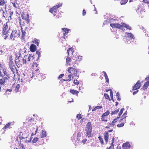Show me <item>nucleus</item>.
Instances as JSON below:
<instances>
[{"label":"nucleus","instance_id":"obj_1","mask_svg":"<svg viewBox=\"0 0 149 149\" xmlns=\"http://www.w3.org/2000/svg\"><path fill=\"white\" fill-rule=\"evenodd\" d=\"M68 55L66 59V64L67 65L70 66L72 65L74 67H76L82 60V56H75L74 58L73 59L72 62H71L72 59Z\"/></svg>","mask_w":149,"mask_h":149},{"label":"nucleus","instance_id":"obj_2","mask_svg":"<svg viewBox=\"0 0 149 149\" xmlns=\"http://www.w3.org/2000/svg\"><path fill=\"white\" fill-rule=\"evenodd\" d=\"M15 62L17 66L19 67L21 66L23 64H26L27 61H24V57L23 58L20 56L17 57L15 58Z\"/></svg>","mask_w":149,"mask_h":149},{"label":"nucleus","instance_id":"obj_3","mask_svg":"<svg viewBox=\"0 0 149 149\" xmlns=\"http://www.w3.org/2000/svg\"><path fill=\"white\" fill-rule=\"evenodd\" d=\"M20 35V32L19 30L13 31L10 36V39L15 40V39L19 37Z\"/></svg>","mask_w":149,"mask_h":149},{"label":"nucleus","instance_id":"obj_4","mask_svg":"<svg viewBox=\"0 0 149 149\" xmlns=\"http://www.w3.org/2000/svg\"><path fill=\"white\" fill-rule=\"evenodd\" d=\"M73 66L68 68V71L70 73L74 76L78 77L79 75H77L78 69H76Z\"/></svg>","mask_w":149,"mask_h":149},{"label":"nucleus","instance_id":"obj_5","mask_svg":"<svg viewBox=\"0 0 149 149\" xmlns=\"http://www.w3.org/2000/svg\"><path fill=\"white\" fill-rule=\"evenodd\" d=\"M8 22L5 24L2 27V34H8L10 29V27L8 26Z\"/></svg>","mask_w":149,"mask_h":149},{"label":"nucleus","instance_id":"obj_6","mask_svg":"<svg viewBox=\"0 0 149 149\" xmlns=\"http://www.w3.org/2000/svg\"><path fill=\"white\" fill-rule=\"evenodd\" d=\"M5 77V78H9L8 72L5 68H3L1 70L0 69V77Z\"/></svg>","mask_w":149,"mask_h":149},{"label":"nucleus","instance_id":"obj_7","mask_svg":"<svg viewBox=\"0 0 149 149\" xmlns=\"http://www.w3.org/2000/svg\"><path fill=\"white\" fill-rule=\"evenodd\" d=\"M9 68L11 71L13 72V74L15 75V73L16 72L17 73H18V70L14 62L8 63Z\"/></svg>","mask_w":149,"mask_h":149},{"label":"nucleus","instance_id":"obj_8","mask_svg":"<svg viewBox=\"0 0 149 149\" xmlns=\"http://www.w3.org/2000/svg\"><path fill=\"white\" fill-rule=\"evenodd\" d=\"M34 55L32 54H30L29 56H24V60L27 61V63H29L30 61H32L34 58Z\"/></svg>","mask_w":149,"mask_h":149},{"label":"nucleus","instance_id":"obj_9","mask_svg":"<svg viewBox=\"0 0 149 149\" xmlns=\"http://www.w3.org/2000/svg\"><path fill=\"white\" fill-rule=\"evenodd\" d=\"M22 19L25 20L26 23L28 24L30 21L29 15L27 13H22L21 15Z\"/></svg>","mask_w":149,"mask_h":149},{"label":"nucleus","instance_id":"obj_10","mask_svg":"<svg viewBox=\"0 0 149 149\" xmlns=\"http://www.w3.org/2000/svg\"><path fill=\"white\" fill-rule=\"evenodd\" d=\"M110 26L112 28L119 29H120L122 30V26L118 23L110 24Z\"/></svg>","mask_w":149,"mask_h":149},{"label":"nucleus","instance_id":"obj_11","mask_svg":"<svg viewBox=\"0 0 149 149\" xmlns=\"http://www.w3.org/2000/svg\"><path fill=\"white\" fill-rule=\"evenodd\" d=\"M33 74H34V77L36 78V79H38L40 77L42 74L40 72V71L38 69H36L35 71H34V72H33Z\"/></svg>","mask_w":149,"mask_h":149},{"label":"nucleus","instance_id":"obj_12","mask_svg":"<svg viewBox=\"0 0 149 149\" xmlns=\"http://www.w3.org/2000/svg\"><path fill=\"white\" fill-rule=\"evenodd\" d=\"M36 79V78L34 77V74H33V72L30 73L27 76V81H29L32 80V79Z\"/></svg>","mask_w":149,"mask_h":149},{"label":"nucleus","instance_id":"obj_13","mask_svg":"<svg viewBox=\"0 0 149 149\" xmlns=\"http://www.w3.org/2000/svg\"><path fill=\"white\" fill-rule=\"evenodd\" d=\"M141 87V83L139 81H138L133 87L132 90L134 91L139 89Z\"/></svg>","mask_w":149,"mask_h":149},{"label":"nucleus","instance_id":"obj_14","mask_svg":"<svg viewBox=\"0 0 149 149\" xmlns=\"http://www.w3.org/2000/svg\"><path fill=\"white\" fill-rule=\"evenodd\" d=\"M11 88L14 89V91L16 92H17L18 91L19 89L20 85L19 84H14L12 85Z\"/></svg>","mask_w":149,"mask_h":149},{"label":"nucleus","instance_id":"obj_15","mask_svg":"<svg viewBox=\"0 0 149 149\" xmlns=\"http://www.w3.org/2000/svg\"><path fill=\"white\" fill-rule=\"evenodd\" d=\"M62 29L63 31V38L64 39L65 38V36L67 35V33H68L69 31H70V29H68L67 28H63ZM66 37H67V36H66Z\"/></svg>","mask_w":149,"mask_h":149},{"label":"nucleus","instance_id":"obj_16","mask_svg":"<svg viewBox=\"0 0 149 149\" xmlns=\"http://www.w3.org/2000/svg\"><path fill=\"white\" fill-rule=\"evenodd\" d=\"M122 147L124 149H127L130 148L131 145L129 142H126L123 144Z\"/></svg>","mask_w":149,"mask_h":149},{"label":"nucleus","instance_id":"obj_17","mask_svg":"<svg viewBox=\"0 0 149 149\" xmlns=\"http://www.w3.org/2000/svg\"><path fill=\"white\" fill-rule=\"evenodd\" d=\"M58 10V9L56 6H54L52 8H51L49 10V12L52 13L54 15H55L56 14H54L56 13Z\"/></svg>","mask_w":149,"mask_h":149},{"label":"nucleus","instance_id":"obj_18","mask_svg":"<svg viewBox=\"0 0 149 149\" xmlns=\"http://www.w3.org/2000/svg\"><path fill=\"white\" fill-rule=\"evenodd\" d=\"M36 49V45L33 44H32L30 47V51L32 52H35Z\"/></svg>","mask_w":149,"mask_h":149},{"label":"nucleus","instance_id":"obj_19","mask_svg":"<svg viewBox=\"0 0 149 149\" xmlns=\"http://www.w3.org/2000/svg\"><path fill=\"white\" fill-rule=\"evenodd\" d=\"M119 118V117H118L115 119H113L112 122L110 124L111 126L112 127H113L115 125L116 123L118 121L117 120Z\"/></svg>","mask_w":149,"mask_h":149},{"label":"nucleus","instance_id":"obj_20","mask_svg":"<svg viewBox=\"0 0 149 149\" xmlns=\"http://www.w3.org/2000/svg\"><path fill=\"white\" fill-rule=\"evenodd\" d=\"M27 137L26 136H24V135L21 132L18 137H17V139H19V140H22V139H24L26 138Z\"/></svg>","mask_w":149,"mask_h":149},{"label":"nucleus","instance_id":"obj_21","mask_svg":"<svg viewBox=\"0 0 149 149\" xmlns=\"http://www.w3.org/2000/svg\"><path fill=\"white\" fill-rule=\"evenodd\" d=\"M67 52L68 54V55L70 56V53H71L72 54L74 52V49L72 47L69 48L67 50Z\"/></svg>","mask_w":149,"mask_h":149},{"label":"nucleus","instance_id":"obj_22","mask_svg":"<svg viewBox=\"0 0 149 149\" xmlns=\"http://www.w3.org/2000/svg\"><path fill=\"white\" fill-rule=\"evenodd\" d=\"M121 24H122V30L123 29V27H125L127 29L129 30L131 29V28L130 27L129 25H127L126 24L124 23H122Z\"/></svg>","mask_w":149,"mask_h":149},{"label":"nucleus","instance_id":"obj_23","mask_svg":"<svg viewBox=\"0 0 149 149\" xmlns=\"http://www.w3.org/2000/svg\"><path fill=\"white\" fill-rule=\"evenodd\" d=\"M73 76H74L73 75L70 74H69L68 75V78L66 79H63V81H70L71 80V77H72V79H73Z\"/></svg>","mask_w":149,"mask_h":149},{"label":"nucleus","instance_id":"obj_24","mask_svg":"<svg viewBox=\"0 0 149 149\" xmlns=\"http://www.w3.org/2000/svg\"><path fill=\"white\" fill-rule=\"evenodd\" d=\"M3 78L0 79V85H2L5 83L6 81L8 79V78H5V77H2Z\"/></svg>","mask_w":149,"mask_h":149},{"label":"nucleus","instance_id":"obj_25","mask_svg":"<svg viewBox=\"0 0 149 149\" xmlns=\"http://www.w3.org/2000/svg\"><path fill=\"white\" fill-rule=\"evenodd\" d=\"M149 86V83H148V82H146L144 84L142 88L143 89V90H145Z\"/></svg>","mask_w":149,"mask_h":149},{"label":"nucleus","instance_id":"obj_26","mask_svg":"<svg viewBox=\"0 0 149 149\" xmlns=\"http://www.w3.org/2000/svg\"><path fill=\"white\" fill-rule=\"evenodd\" d=\"M86 134V136L88 137L91 136V129L88 128Z\"/></svg>","mask_w":149,"mask_h":149},{"label":"nucleus","instance_id":"obj_27","mask_svg":"<svg viewBox=\"0 0 149 149\" xmlns=\"http://www.w3.org/2000/svg\"><path fill=\"white\" fill-rule=\"evenodd\" d=\"M70 93L73 95L77 94L79 93L78 91L70 89Z\"/></svg>","mask_w":149,"mask_h":149},{"label":"nucleus","instance_id":"obj_28","mask_svg":"<svg viewBox=\"0 0 149 149\" xmlns=\"http://www.w3.org/2000/svg\"><path fill=\"white\" fill-rule=\"evenodd\" d=\"M11 122H10L8 123L5 125L3 127V130H6L10 126V125L11 124Z\"/></svg>","mask_w":149,"mask_h":149},{"label":"nucleus","instance_id":"obj_29","mask_svg":"<svg viewBox=\"0 0 149 149\" xmlns=\"http://www.w3.org/2000/svg\"><path fill=\"white\" fill-rule=\"evenodd\" d=\"M103 73L104 74V77H105L106 81L107 82L108 84L109 82V79L108 77V76L107 74V73L105 72H104V71H103Z\"/></svg>","mask_w":149,"mask_h":149},{"label":"nucleus","instance_id":"obj_30","mask_svg":"<svg viewBox=\"0 0 149 149\" xmlns=\"http://www.w3.org/2000/svg\"><path fill=\"white\" fill-rule=\"evenodd\" d=\"M22 34L21 37V39L22 40H23L24 39V37L25 36L26 33L25 31H23V30H22Z\"/></svg>","mask_w":149,"mask_h":149},{"label":"nucleus","instance_id":"obj_31","mask_svg":"<svg viewBox=\"0 0 149 149\" xmlns=\"http://www.w3.org/2000/svg\"><path fill=\"white\" fill-rule=\"evenodd\" d=\"M19 23L20 24V25H21V28H22V26H25V23L24 22H25V21H22L19 18Z\"/></svg>","mask_w":149,"mask_h":149},{"label":"nucleus","instance_id":"obj_32","mask_svg":"<svg viewBox=\"0 0 149 149\" xmlns=\"http://www.w3.org/2000/svg\"><path fill=\"white\" fill-rule=\"evenodd\" d=\"M127 35L130 39H133L134 38L133 34L130 33H127Z\"/></svg>","mask_w":149,"mask_h":149},{"label":"nucleus","instance_id":"obj_33","mask_svg":"<svg viewBox=\"0 0 149 149\" xmlns=\"http://www.w3.org/2000/svg\"><path fill=\"white\" fill-rule=\"evenodd\" d=\"M46 132L45 131L42 130L41 134V137L43 138L46 136Z\"/></svg>","mask_w":149,"mask_h":149},{"label":"nucleus","instance_id":"obj_34","mask_svg":"<svg viewBox=\"0 0 149 149\" xmlns=\"http://www.w3.org/2000/svg\"><path fill=\"white\" fill-rule=\"evenodd\" d=\"M121 5L125 4L128 1V0H119Z\"/></svg>","mask_w":149,"mask_h":149},{"label":"nucleus","instance_id":"obj_35","mask_svg":"<svg viewBox=\"0 0 149 149\" xmlns=\"http://www.w3.org/2000/svg\"><path fill=\"white\" fill-rule=\"evenodd\" d=\"M113 141L114 140H112L111 146L109 147H107V149H111L114 148Z\"/></svg>","mask_w":149,"mask_h":149},{"label":"nucleus","instance_id":"obj_36","mask_svg":"<svg viewBox=\"0 0 149 149\" xmlns=\"http://www.w3.org/2000/svg\"><path fill=\"white\" fill-rule=\"evenodd\" d=\"M109 138V134L108 132H105L104 134V140H108Z\"/></svg>","mask_w":149,"mask_h":149},{"label":"nucleus","instance_id":"obj_37","mask_svg":"<svg viewBox=\"0 0 149 149\" xmlns=\"http://www.w3.org/2000/svg\"><path fill=\"white\" fill-rule=\"evenodd\" d=\"M32 42L36 44L37 46H38L39 45V40H34L33 41H32Z\"/></svg>","mask_w":149,"mask_h":149},{"label":"nucleus","instance_id":"obj_38","mask_svg":"<svg viewBox=\"0 0 149 149\" xmlns=\"http://www.w3.org/2000/svg\"><path fill=\"white\" fill-rule=\"evenodd\" d=\"M104 95L105 98L106 99H109V101H110L111 99L109 98V96L108 94L107 93H104Z\"/></svg>","mask_w":149,"mask_h":149},{"label":"nucleus","instance_id":"obj_39","mask_svg":"<svg viewBox=\"0 0 149 149\" xmlns=\"http://www.w3.org/2000/svg\"><path fill=\"white\" fill-rule=\"evenodd\" d=\"M101 120L102 121H104L106 122L107 121V119L106 117L102 115V116Z\"/></svg>","mask_w":149,"mask_h":149},{"label":"nucleus","instance_id":"obj_40","mask_svg":"<svg viewBox=\"0 0 149 149\" xmlns=\"http://www.w3.org/2000/svg\"><path fill=\"white\" fill-rule=\"evenodd\" d=\"M127 111H126L122 115V116H121V118H122L123 119H125L127 117Z\"/></svg>","mask_w":149,"mask_h":149},{"label":"nucleus","instance_id":"obj_41","mask_svg":"<svg viewBox=\"0 0 149 149\" xmlns=\"http://www.w3.org/2000/svg\"><path fill=\"white\" fill-rule=\"evenodd\" d=\"M125 123H122L120 124H118L117 125V127H123Z\"/></svg>","mask_w":149,"mask_h":149},{"label":"nucleus","instance_id":"obj_42","mask_svg":"<svg viewBox=\"0 0 149 149\" xmlns=\"http://www.w3.org/2000/svg\"><path fill=\"white\" fill-rule=\"evenodd\" d=\"M125 110V109L124 108H122L120 110V111L119 113L118 114V116L119 118L120 117V116L122 114V113H123V111H124Z\"/></svg>","mask_w":149,"mask_h":149},{"label":"nucleus","instance_id":"obj_43","mask_svg":"<svg viewBox=\"0 0 149 149\" xmlns=\"http://www.w3.org/2000/svg\"><path fill=\"white\" fill-rule=\"evenodd\" d=\"M2 12V15L4 17H5V16L4 15H5V12L4 10H3V9L0 7V13Z\"/></svg>","mask_w":149,"mask_h":149},{"label":"nucleus","instance_id":"obj_44","mask_svg":"<svg viewBox=\"0 0 149 149\" xmlns=\"http://www.w3.org/2000/svg\"><path fill=\"white\" fill-rule=\"evenodd\" d=\"M12 4H13V6L15 8H17V7H18V5L16 2L12 3Z\"/></svg>","mask_w":149,"mask_h":149},{"label":"nucleus","instance_id":"obj_45","mask_svg":"<svg viewBox=\"0 0 149 149\" xmlns=\"http://www.w3.org/2000/svg\"><path fill=\"white\" fill-rule=\"evenodd\" d=\"M109 113H110L109 111V110H108L106 112H105V113H103L102 115L106 117V116L108 115H109Z\"/></svg>","mask_w":149,"mask_h":149},{"label":"nucleus","instance_id":"obj_46","mask_svg":"<svg viewBox=\"0 0 149 149\" xmlns=\"http://www.w3.org/2000/svg\"><path fill=\"white\" fill-rule=\"evenodd\" d=\"M119 111V109H118L116 110H115L114 111H112L111 113V114L114 115L116 114L117 113H118Z\"/></svg>","mask_w":149,"mask_h":149},{"label":"nucleus","instance_id":"obj_47","mask_svg":"<svg viewBox=\"0 0 149 149\" xmlns=\"http://www.w3.org/2000/svg\"><path fill=\"white\" fill-rule=\"evenodd\" d=\"M9 61L8 62V63H10L11 62V63L14 62L13 61V59L12 58V56H10L9 57Z\"/></svg>","mask_w":149,"mask_h":149},{"label":"nucleus","instance_id":"obj_48","mask_svg":"<svg viewBox=\"0 0 149 149\" xmlns=\"http://www.w3.org/2000/svg\"><path fill=\"white\" fill-rule=\"evenodd\" d=\"M5 3L4 0H0V6H3Z\"/></svg>","mask_w":149,"mask_h":149},{"label":"nucleus","instance_id":"obj_49","mask_svg":"<svg viewBox=\"0 0 149 149\" xmlns=\"http://www.w3.org/2000/svg\"><path fill=\"white\" fill-rule=\"evenodd\" d=\"M19 146H20V148H21L23 149L24 148V145L23 143H22L21 142V141H19Z\"/></svg>","mask_w":149,"mask_h":149},{"label":"nucleus","instance_id":"obj_50","mask_svg":"<svg viewBox=\"0 0 149 149\" xmlns=\"http://www.w3.org/2000/svg\"><path fill=\"white\" fill-rule=\"evenodd\" d=\"M73 83L75 84L78 85L79 84V82L77 79H74Z\"/></svg>","mask_w":149,"mask_h":149},{"label":"nucleus","instance_id":"obj_51","mask_svg":"<svg viewBox=\"0 0 149 149\" xmlns=\"http://www.w3.org/2000/svg\"><path fill=\"white\" fill-rule=\"evenodd\" d=\"M77 118L78 120L82 118L81 114L79 113L77 114Z\"/></svg>","mask_w":149,"mask_h":149},{"label":"nucleus","instance_id":"obj_52","mask_svg":"<svg viewBox=\"0 0 149 149\" xmlns=\"http://www.w3.org/2000/svg\"><path fill=\"white\" fill-rule=\"evenodd\" d=\"M116 96L117 97V99L118 101H120L121 100L120 98V97L119 96L120 95H119V94L118 92H117L116 93Z\"/></svg>","mask_w":149,"mask_h":149},{"label":"nucleus","instance_id":"obj_53","mask_svg":"<svg viewBox=\"0 0 149 149\" xmlns=\"http://www.w3.org/2000/svg\"><path fill=\"white\" fill-rule=\"evenodd\" d=\"M3 35H5V36L4 37V38L5 40H6L7 38H8V36H9V34H2Z\"/></svg>","mask_w":149,"mask_h":149},{"label":"nucleus","instance_id":"obj_54","mask_svg":"<svg viewBox=\"0 0 149 149\" xmlns=\"http://www.w3.org/2000/svg\"><path fill=\"white\" fill-rule=\"evenodd\" d=\"M62 3H60L57 5H56L55 6L56 7V8L58 9V8L61 7L62 6Z\"/></svg>","mask_w":149,"mask_h":149},{"label":"nucleus","instance_id":"obj_55","mask_svg":"<svg viewBox=\"0 0 149 149\" xmlns=\"http://www.w3.org/2000/svg\"><path fill=\"white\" fill-rule=\"evenodd\" d=\"M13 89V88H11L7 89L6 90V93H7L8 91L9 92H10L12 91Z\"/></svg>","mask_w":149,"mask_h":149},{"label":"nucleus","instance_id":"obj_56","mask_svg":"<svg viewBox=\"0 0 149 149\" xmlns=\"http://www.w3.org/2000/svg\"><path fill=\"white\" fill-rule=\"evenodd\" d=\"M36 53L38 55V59L39 58V57L40 56V52L39 51H37L36 52Z\"/></svg>","mask_w":149,"mask_h":149},{"label":"nucleus","instance_id":"obj_57","mask_svg":"<svg viewBox=\"0 0 149 149\" xmlns=\"http://www.w3.org/2000/svg\"><path fill=\"white\" fill-rule=\"evenodd\" d=\"M38 65V64H37L36 63H33V65H32V66L33 67H37Z\"/></svg>","mask_w":149,"mask_h":149},{"label":"nucleus","instance_id":"obj_58","mask_svg":"<svg viewBox=\"0 0 149 149\" xmlns=\"http://www.w3.org/2000/svg\"><path fill=\"white\" fill-rule=\"evenodd\" d=\"M102 107L101 106H97L96 107V108L97 109H100L102 108Z\"/></svg>","mask_w":149,"mask_h":149},{"label":"nucleus","instance_id":"obj_59","mask_svg":"<svg viewBox=\"0 0 149 149\" xmlns=\"http://www.w3.org/2000/svg\"><path fill=\"white\" fill-rule=\"evenodd\" d=\"M86 14V11L85 10H83L82 15L83 16L85 15Z\"/></svg>","mask_w":149,"mask_h":149},{"label":"nucleus","instance_id":"obj_60","mask_svg":"<svg viewBox=\"0 0 149 149\" xmlns=\"http://www.w3.org/2000/svg\"><path fill=\"white\" fill-rule=\"evenodd\" d=\"M64 75L63 74H61L58 77V78L60 79L62 78L63 76Z\"/></svg>","mask_w":149,"mask_h":149},{"label":"nucleus","instance_id":"obj_61","mask_svg":"<svg viewBox=\"0 0 149 149\" xmlns=\"http://www.w3.org/2000/svg\"><path fill=\"white\" fill-rule=\"evenodd\" d=\"M81 136V134L79 133L77 134V139H79L78 138L80 137Z\"/></svg>","mask_w":149,"mask_h":149},{"label":"nucleus","instance_id":"obj_62","mask_svg":"<svg viewBox=\"0 0 149 149\" xmlns=\"http://www.w3.org/2000/svg\"><path fill=\"white\" fill-rule=\"evenodd\" d=\"M143 3H146L148 4L149 3V1H147L146 0H143Z\"/></svg>","mask_w":149,"mask_h":149},{"label":"nucleus","instance_id":"obj_63","mask_svg":"<svg viewBox=\"0 0 149 149\" xmlns=\"http://www.w3.org/2000/svg\"><path fill=\"white\" fill-rule=\"evenodd\" d=\"M110 96H113V93L112 90H111V91L110 92Z\"/></svg>","mask_w":149,"mask_h":149},{"label":"nucleus","instance_id":"obj_64","mask_svg":"<svg viewBox=\"0 0 149 149\" xmlns=\"http://www.w3.org/2000/svg\"><path fill=\"white\" fill-rule=\"evenodd\" d=\"M145 79L147 81V82H148V83H149V76L148 77H146Z\"/></svg>","mask_w":149,"mask_h":149}]
</instances>
